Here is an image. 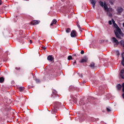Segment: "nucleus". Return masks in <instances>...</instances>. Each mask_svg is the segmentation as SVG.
Here are the masks:
<instances>
[{
  "label": "nucleus",
  "instance_id": "f257e3e1",
  "mask_svg": "<svg viewBox=\"0 0 124 124\" xmlns=\"http://www.w3.org/2000/svg\"><path fill=\"white\" fill-rule=\"evenodd\" d=\"M112 22L115 29V30H114L115 34L116 37H117V38H119V39H121V36L120 35H121V36H123L124 35V34L122 33V31L121 30V29L119 28V26H118V25L116 24L113 19H112Z\"/></svg>",
  "mask_w": 124,
  "mask_h": 124
},
{
  "label": "nucleus",
  "instance_id": "f03ea898",
  "mask_svg": "<svg viewBox=\"0 0 124 124\" xmlns=\"http://www.w3.org/2000/svg\"><path fill=\"white\" fill-rule=\"evenodd\" d=\"M104 8L105 11L107 13L108 16H109V17H112V14L110 12H113V9L111 8H108L106 2H104Z\"/></svg>",
  "mask_w": 124,
  "mask_h": 124
},
{
  "label": "nucleus",
  "instance_id": "7ed1b4c3",
  "mask_svg": "<svg viewBox=\"0 0 124 124\" xmlns=\"http://www.w3.org/2000/svg\"><path fill=\"white\" fill-rule=\"evenodd\" d=\"M111 41L112 42H113V43H114V44H115L116 45H119V44H120V42H119L118 40H117V39H116V38L115 37H112L111 38Z\"/></svg>",
  "mask_w": 124,
  "mask_h": 124
},
{
  "label": "nucleus",
  "instance_id": "20e7f679",
  "mask_svg": "<svg viewBox=\"0 0 124 124\" xmlns=\"http://www.w3.org/2000/svg\"><path fill=\"white\" fill-rule=\"evenodd\" d=\"M77 35L76 34V31L73 30L71 33V37H76Z\"/></svg>",
  "mask_w": 124,
  "mask_h": 124
},
{
  "label": "nucleus",
  "instance_id": "39448f33",
  "mask_svg": "<svg viewBox=\"0 0 124 124\" xmlns=\"http://www.w3.org/2000/svg\"><path fill=\"white\" fill-rule=\"evenodd\" d=\"M39 23H40V21L38 20H33L31 22V25H38Z\"/></svg>",
  "mask_w": 124,
  "mask_h": 124
},
{
  "label": "nucleus",
  "instance_id": "423d86ee",
  "mask_svg": "<svg viewBox=\"0 0 124 124\" xmlns=\"http://www.w3.org/2000/svg\"><path fill=\"white\" fill-rule=\"evenodd\" d=\"M91 4H92L93 5V9H94V6L95 5V3H96V2H95V0H90Z\"/></svg>",
  "mask_w": 124,
  "mask_h": 124
},
{
  "label": "nucleus",
  "instance_id": "0eeeda50",
  "mask_svg": "<svg viewBox=\"0 0 124 124\" xmlns=\"http://www.w3.org/2000/svg\"><path fill=\"white\" fill-rule=\"evenodd\" d=\"M124 69H123L122 70H121L120 73V76L122 78V79H124Z\"/></svg>",
  "mask_w": 124,
  "mask_h": 124
},
{
  "label": "nucleus",
  "instance_id": "6e6552de",
  "mask_svg": "<svg viewBox=\"0 0 124 124\" xmlns=\"http://www.w3.org/2000/svg\"><path fill=\"white\" fill-rule=\"evenodd\" d=\"M87 61H88V59L87 58H84L80 61V62L81 63L86 62Z\"/></svg>",
  "mask_w": 124,
  "mask_h": 124
},
{
  "label": "nucleus",
  "instance_id": "1a4fd4ad",
  "mask_svg": "<svg viewBox=\"0 0 124 124\" xmlns=\"http://www.w3.org/2000/svg\"><path fill=\"white\" fill-rule=\"evenodd\" d=\"M123 60L121 61V63L124 66V52L122 54Z\"/></svg>",
  "mask_w": 124,
  "mask_h": 124
},
{
  "label": "nucleus",
  "instance_id": "9d476101",
  "mask_svg": "<svg viewBox=\"0 0 124 124\" xmlns=\"http://www.w3.org/2000/svg\"><path fill=\"white\" fill-rule=\"evenodd\" d=\"M57 23V20L56 19H53L52 22L50 24V26H53V25H55Z\"/></svg>",
  "mask_w": 124,
  "mask_h": 124
},
{
  "label": "nucleus",
  "instance_id": "9b49d317",
  "mask_svg": "<svg viewBox=\"0 0 124 124\" xmlns=\"http://www.w3.org/2000/svg\"><path fill=\"white\" fill-rule=\"evenodd\" d=\"M47 60L48 61H50L51 62L53 61V57H52V56L49 55L47 57Z\"/></svg>",
  "mask_w": 124,
  "mask_h": 124
},
{
  "label": "nucleus",
  "instance_id": "f8f14e48",
  "mask_svg": "<svg viewBox=\"0 0 124 124\" xmlns=\"http://www.w3.org/2000/svg\"><path fill=\"white\" fill-rule=\"evenodd\" d=\"M117 12L118 13H121L122 11H123V8H121V7H119L117 8Z\"/></svg>",
  "mask_w": 124,
  "mask_h": 124
},
{
  "label": "nucleus",
  "instance_id": "ddd939ff",
  "mask_svg": "<svg viewBox=\"0 0 124 124\" xmlns=\"http://www.w3.org/2000/svg\"><path fill=\"white\" fill-rule=\"evenodd\" d=\"M120 44L122 46H123V47H124V40H121L120 42H119Z\"/></svg>",
  "mask_w": 124,
  "mask_h": 124
},
{
  "label": "nucleus",
  "instance_id": "4468645a",
  "mask_svg": "<svg viewBox=\"0 0 124 124\" xmlns=\"http://www.w3.org/2000/svg\"><path fill=\"white\" fill-rule=\"evenodd\" d=\"M99 4L102 6V7H104V4L103 5V2L100 1H99Z\"/></svg>",
  "mask_w": 124,
  "mask_h": 124
},
{
  "label": "nucleus",
  "instance_id": "2eb2a0df",
  "mask_svg": "<svg viewBox=\"0 0 124 124\" xmlns=\"http://www.w3.org/2000/svg\"><path fill=\"white\" fill-rule=\"evenodd\" d=\"M4 78H0V83H3Z\"/></svg>",
  "mask_w": 124,
  "mask_h": 124
},
{
  "label": "nucleus",
  "instance_id": "dca6fc26",
  "mask_svg": "<svg viewBox=\"0 0 124 124\" xmlns=\"http://www.w3.org/2000/svg\"><path fill=\"white\" fill-rule=\"evenodd\" d=\"M71 31V30H70V29L68 28L66 30V32H67V33L70 32V31Z\"/></svg>",
  "mask_w": 124,
  "mask_h": 124
},
{
  "label": "nucleus",
  "instance_id": "f3484780",
  "mask_svg": "<svg viewBox=\"0 0 124 124\" xmlns=\"http://www.w3.org/2000/svg\"><path fill=\"white\" fill-rule=\"evenodd\" d=\"M18 90L19 92H23L24 91V88L23 87H19L18 88Z\"/></svg>",
  "mask_w": 124,
  "mask_h": 124
},
{
  "label": "nucleus",
  "instance_id": "a211bd4d",
  "mask_svg": "<svg viewBox=\"0 0 124 124\" xmlns=\"http://www.w3.org/2000/svg\"><path fill=\"white\" fill-rule=\"evenodd\" d=\"M117 89L118 90H120L121 89H122V85H121L120 84L117 85Z\"/></svg>",
  "mask_w": 124,
  "mask_h": 124
},
{
  "label": "nucleus",
  "instance_id": "6ab92c4d",
  "mask_svg": "<svg viewBox=\"0 0 124 124\" xmlns=\"http://www.w3.org/2000/svg\"><path fill=\"white\" fill-rule=\"evenodd\" d=\"M77 26L79 30L81 31V26H80V25L78 24V22L77 23Z\"/></svg>",
  "mask_w": 124,
  "mask_h": 124
},
{
  "label": "nucleus",
  "instance_id": "aec40b11",
  "mask_svg": "<svg viewBox=\"0 0 124 124\" xmlns=\"http://www.w3.org/2000/svg\"><path fill=\"white\" fill-rule=\"evenodd\" d=\"M115 1V0H109V2L110 3V4H113V3H114Z\"/></svg>",
  "mask_w": 124,
  "mask_h": 124
},
{
  "label": "nucleus",
  "instance_id": "412c9836",
  "mask_svg": "<svg viewBox=\"0 0 124 124\" xmlns=\"http://www.w3.org/2000/svg\"><path fill=\"white\" fill-rule=\"evenodd\" d=\"M90 67H92V68L94 67V63H92L90 64Z\"/></svg>",
  "mask_w": 124,
  "mask_h": 124
},
{
  "label": "nucleus",
  "instance_id": "4be33fe9",
  "mask_svg": "<svg viewBox=\"0 0 124 124\" xmlns=\"http://www.w3.org/2000/svg\"><path fill=\"white\" fill-rule=\"evenodd\" d=\"M68 60L69 61V60H71V59H72V57H71V56H69L68 57Z\"/></svg>",
  "mask_w": 124,
  "mask_h": 124
},
{
  "label": "nucleus",
  "instance_id": "5701e85b",
  "mask_svg": "<svg viewBox=\"0 0 124 124\" xmlns=\"http://www.w3.org/2000/svg\"><path fill=\"white\" fill-rule=\"evenodd\" d=\"M122 87H123L122 91H123V92L124 93V83H123Z\"/></svg>",
  "mask_w": 124,
  "mask_h": 124
},
{
  "label": "nucleus",
  "instance_id": "b1692460",
  "mask_svg": "<svg viewBox=\"0 0 124 124\" xmlns=\"http://www.w3.org/2000/svg\"><path fill=\"white\" fill-rule=\"evenodd\" d=\"M52 93H54V94H56L57 93V91H56L55 90H53L52 91Z\"/></svg>",
  "mask_w": 124,
  "mask_h": 124
},
{
  "label": "nucleus",
  "instance_id": "393cba45",
  "mask_svg": "<svg viewBox=\"0 0 124 124\" xmlns=\"http://www.w3.org/2000/svg\"><path fill=\"white\" fill-rule=\"evenodd\" d=\"M107 110L108 112H111V109H110V108H107Z\"/></svg>",
  "mask_w": 124,
  "mask_h": 124
},
{
  "label": "nucleus",
  "instance_id": "a878e982",
  "mask_svg": "<svg viewBox=\"0 0 124 124\" xmlns=\"http://www.w3.org/2000/svg\"><path fill=\"white\" fill-rule=\"evenodd\" d=\"M108 23H109V25H112V20H109L108 21Z\"/></svg>",
  "mask_w": 124,
  "mask_h": 124
},
{
  "label": "nucleus",
  "instance_id": "bb28decb",
  "mask_svg": "<svg viewBox=\"0 0 124 124\" xmlns=\"http://www.w3.org/2000/svg\"><path fill=\"white\" fill-rule=\"evenodd\" d=\"M84 50H81V51L80 53L81 54V55H84Z\"/></svg>",
  "mask_w": 124,
  "mask_h": 124
},
{
  "label": "nucleus",
  "instance_id": "cd10ccee",
  "mask_svg": "<svg viewBox=\"0 0 124 124\" xmlns=\"http://www.w3.org/2000/svg\"><path fill=\"white\" fill-rule=\"evenodd\" d=\"M36 83H39V82H40V80H39V79H36Z\"/></svg>",
  "mask_w": 124,
  "mask_h": 124
},
{
  "label": "nucleus",
  "instance_id": "c85d7f7f",
  "mask_svg": "<svg viewBox=\"0 0 124 124\" xmlns=\"http://www.w3.org/2000/svg\"><path fill=\"white\" fill-rule=\"evenodd\" d=\"M52 112H53V113H56L57 112V110L54 109L52 111Z\"/></svg>",
  "mask_w": 124,
  "mask_h": 124
},
{
  "label": "nucleus",
  "instance_id": "c756f323",
  "mask_svg": "<svg viewBox=\"0 0 124 124\" xmlns=\"http://www.w3.org/2000/svg\"><path fill=\"white\" fill-rule=\"evenodd\" d=\"M76 63V61L75 60L74 63H73V65H75V64Z\"/></svg>",
  "mask_w": 124,
  "mask_h": 124
},
{
  "label": "nucleus",
  "instance_id": "7c9ffc66",
  "mask_svg": "<svg viewBox=\"0 0 124 124\" xmlns=\"http://www.w3.org/2000/svg\"><path fill=\"white\" fill-rule=\"evenodd\" d=\"M42 48L44 50H46V47L43 46Z\"/></svg>",
  "mask_w": 124,
  "mask_h": 124
},
{
  "label": "nucleus",
  "instance_id": "2f4dec72",
  "mask_svg": "<svg viewBox=\"0 0 124 124\" xmlns=\"http://www.w3.org/2000/svg\"><path fill=\"white\" fill-rule=\"evenodd\" d=\"M1 4V0H0V5Z\"/></svg>",
  "mask_w": 124,
  "mask_h": 124
},
{
  "label": "nucleus",
  "instance_id": "473e14b6",
  "mask_svg": "<svg viewBox=\"0 0 124 124\" xmlns=\"http://www.w3.org/2000/svg\"><path fill=\"white\" fill-rule=\"evenodd\" d=\"M16 69L18 70V69H20V68H16Z\"/></svg>",
  "mask_w": 124,
  "mask_h": 124
},
{
  "label": "nucleus",
  "instance_id": "72a5a7b5",
  "mask_svg": "<svg viewBox=\"0 0 124 124\" xmlns=\"http://www.w3.org/2000/svg\"><path fill=\"white\" fill-rule=\"evenodd\" d=\"M30 43H32V42H31V40H30Z\"/></svg>",
  "mask_w": 124,
  "mask_h": 124
},
{
  "label": "nucleus",
  "instance_id": "f704fd0d",
  "mask_svg": "<svg viewBox=\"0 0 124 124\" xmlns=\"http://www.w3.org/2000/svg\"><path fill=\"white\" fill-rule=\"evenodd\" d=\"M123 27L124 28V23H123Z\"/></svg>",
  "mask_w": 124,
  "mask_h": 124
},
{
  "label": "nucleus",
  "instance_id": "c9c22d12",
  "mask_svg": "<svg viewBox=\"0 0 124 124\" xmlns=\"http://www.w3.org/2000/svg\"><path fill=\"white\" fill-rule=\"evenodd\" d=\"M117 53H118V55H119V51H117Z\"/></svg>",
  "mask_w": 124,
  "mask_h": 124
},
{
  "label": "nucleus",
  "instance_id": "e433bc0d",
  "mask_svg": "<svg viewBox=\"0 0 124 124\" xmlns=\"http://www.w3.org/2000/svg\"><path fill=\"white\" fill-rule=\"evenodd\" d=\"M79 104H80V105H81V104H80V103H79Z\"/></svg>",
  "mask_w": 124,
  "mask_h": 124
}]
</instances>
